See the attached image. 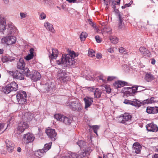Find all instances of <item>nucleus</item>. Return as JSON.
I'll list each match as a JSON object with an SVG mask.
<instances>
[{"mask_svg": "<svg viewBox=\"0 0 158 158\" xmlns=\"http://www.w3.org/2000/svg\"><path fill=\"white\" fill-rule=\"evenodd\" d=\"M76 56L75 52L71 51L69 54L63 56L60 60H57L56 63L58 64H63L64 67L71 66L75 63L74 58Z\"/></svg>", "mask_w": 158, "mask_h": 158, "instance_id": "f257e3e1", "label": "nucleus"}, {"mask_svg": "<svg viewBox=\"0 0 158 158\" xmlns=\"http://www.w3.org/2000/svg\"><path fill=\"white\" fill-rule=\"evenodd\" d=\"M52 142L48 143L45 144L44 147L42 149H40L34 152L35 155L37 156H39L41 157L43 156L51 148Z\"/></svg>", "mask_w": 158, "mask_h": 158, "instance_id": "f03ea898", "label": "nucleus"}, {"mask_svg": "<svg viewBox=\"0 0 158 158\" xmlns=\"http://www.w3.org/2000/svg\"><path fill=\"white\" fill-rule=\"evenodd\" d=\"M27 94L23 91H19L17 94V100L19 104H23L26 102Z\"/></svg>", "mask_w": 158, "mask_h": 158, "instance_id": "7ed1b4c3", "label": "nucleus"}, {"mask_svg": "<svg viewBox=\"0 0 158 158\" xmlns=\"http://www.w3.org/2000/svg\"><path fill=\"white\" fill-rule=\"evenodd\" d=\"M54 117L57 120L62 122L66 124L69 125L72 122L71 119L60 114H56Z\"/></svg>", "mask_w": 158, "mask_h": 158, "instance_id": "20e7f679", "label": "nucleus"}, {"mask_svg": "<svg viewBox=\"0 0 158 158\" xmlns=\"http://www.w3.org/2000/svg\"><path fill=\"white\" fill-rule=\"evenodd\" d=\"M140 87L137 88L134 87H124L122 89V91L127 96H132L135 93L138 91V88Z\"/></svg>", "mask_w": 158, "mask_h": 158, "instance_id": "39448f33", "label": "nucleus"}, {"mask_svg": "<svg viewBox=\"0 0 158 158\" xmlns=\"http://www.w3.org/2000/svg\"><path fill=\"white\" fill-rule=\"evenodd\" d=\"M16 42V38L14 36H8L3 37L1 40L2 43L10 45L14 44Z\"/></svg>", "mask_w": 158, "mask_h": 158, "instance_id": "423d86ee", "label": "nucleus"}, {"mask_svg": "<svg viewBox=\"0 0 158 158\" xmlns=\"http://www.w3.org/2000/svg\"><path fill=\"white\" fill-rule=\"evenodd\" d=\"M131 118V115L128 114H122L118 118V121L120 123L127 125V122L130 120Z\"/></svg>", "mask_w": 158, "mask_h": 158, "instance_id": "0eeeda50", "label": "nucleus"}, {"mask_svg": "<svg viewBox=\"0 0 158 158\" xmlns=\"http://www.w3.org/2000/svg\"><path fill=\"white\" fill-rule=\"evenodd\" d=\"M35 138L33 134L29 132L24 135L22 141L24 143L27 144L32 142L34 140Z\"/></svg>", "mask_w": 158, "mask_h": 158, "instance_id": "6e6552de", "label": "nucleus"}, {"mask_svg": "<svg viewBox=\"0 0 158 158\" xmlns=\"http://www.w3.org/2000/svg\"><path fill=\"white\" fill-rule=\"evenodd\" d=\"M57 79L60 81L65 82L69 79L68 74L62 70H60L57 73Z\"/></svg>", "mask_w": 158, "mask_h": 158, "instance_id": "1a4fd4ad", "label": "nucleus"}, {"mask_svg": "<svg viewBox=\"0 0 158 158\" xmlns=\"http://www.w3.org/2000/svg\"><path fill=\"white\" fill-rule=\"evenodd\" d=\"M45 132L52 141H54L56 140V133L54 129L48 128L46 130Z\"/></svg>", "mask_w": 158, "mask_h": 158, "instance_id": "9d476101", "label": "nucleus"}, {"mask_svg": "<svg viewBox=\"0 0 158 158\" xmlns=\"http://www.w3.org/2000/svg\"><path fill=\"white\" fill-rule=\"evenodd\" d=\"M29 127V125L27 123L24 122H21L19 123L18 127V133L19 134L22 133L25 130Z\"/></svg>", "mask_w": 158, "mask_h": 158, "instance_id": "9b49d317", "label": "nucleus"}, {"mask_svg": "<svg viewBox=\"0 0 158 158\" xmlns=\"http://www.w3.org/2000/svg\"><path fill=\"white\" fill-rule=\"evenodd\" d=\"M9 73L12 75L14 78L22 80L24 79V76L20 72L18 71H16L14 72L9 71Z\"/></svg>", "mask_w": 158, "mask_h": 158, "instance_id": "f8f14e48", "label": "nucleus"}, {"mask_svg": "<svg viewBox=\"0 0 158 158\" xmlns=\"http://www.w3.org/2000/svg\"><path fill=\"white\" fill-rule=\"evenodd\" d=\"M70 106L71 109L73 110H80L82 109L81 103L78 101L71 102L70 104Z\"/></svg>", "mask_w": 158, "mask_h": 158, "instance_id": "ddd939ff", "label": "nucleus"}, {"mask_svg": "<svg viewBox=\"0 0 158 158\" xmlns=\"http://www.w3.org/2000/svg\"><path fill=\"white\" fill-rule=\"evenodd\" d=\"M6 26L5 18L3 15L0 14V31H2L5 30Z\"/></svg>", "mask_w": 158, "mask_h": 158, "instance_id": "4468645a", "label": "nucleus"}, {"mask_svg": "<svg viewBox=\"0 0 158 158\" xmlns=\"http://www.w3.org/2000/svg\"><path fill=\"white\" fill-rule=\"evenodd\" d=\"M123 103L126 104L131 105L139 107L140 106V102L136 99H133V101L125 99Z\"/></svg>", "mask_w": 158, "mask_h": 158, "instance_id": "2eb2a0df", "label": "nucleus"}, {"mask_svg": "<svg viewBox=\"0 0 158 158\" xmlns=\"http://www.w3.org/2000/svg\"><path fill=\"white\" fill-rule=\"evenodd\" d=\"M86 153L84 152L79 151L77 153H71L69 156V158H84Z\"/></svg>", "mask_w": 158, "mask_h": 158, "instance_id": "dca6fc26", "label": "nucleus"}, {"mask_svg": "<svg viewBox=\"0 0 158 158\" xmlns=\"http://www.w3.org/2000/svg\"><path fill=\"white\" fill-rule=\"evenodd\" d=\"M146 127L148 131L156 132L158 131L157 126L152 123L147 124Z\"/></svg>", "mask_w": 158, "mask_h": 158, "instance_id": "f3484780", "label": "nucleus"}, {"mask_svg": "<svg viewBox=\"0 0 158 158\" xmlns=\"http://www.w3.org/2000/svg\"><path fill=\"white\" fill-rule=\"evenodd\" d=\"M89 90L94 92V95L95 98H98L100 97L102 93L101 90L98 88H95L94 87H89Z\"/></svg>", "mask_w": 158, "mask_h": 158, "instance_id": "a211bd4d", "label": "nucleus"}, {"mask_svg": "<svg viewBox=\"0 0 158 158\" xmlns=\"http://www.w3.org/2000/svg\"><path fill=\"white\" fill-rule=\"evenodd\" d=\"M7 150L9 152H12L14 148V144L9 140L6 141Z\"/></svg>", "mask_w": 158, "mask_h": 158, "instance_id": "6ab92c4d", "label": "nucleus"}, {"mask_svg": "<svg viewBox=\"0 0 158 158\" xmlns=\"http://www.w3.org/2000/svg\"><path fill=\"white\" fill-rule=\"evenodd\" d=\"M84 101L85 103V108L87 109L92 104L93 102V99L88 97H85L84 98Z\"/></svg>", "mask_w": 158, "mask_h": 158, "instance_id": "aec40b11", "label": "nucleus"}, {"mask_svg": "<svg viewBox=\"0 0 158 158\" xmlns=\"http://www.w3.org/2000/svg\"><path fill=\"white\" fill-rule=\"evenodd\" d=\"M141 148L142 147L139 143L136 142L133 144V150L136 154L140 153Z\"/></svg>", "mask_w": 158, "mask_h": 158, "instance_id": "412c9836", "label": "nucleus"}, {"mask_svg": "<svg viewBox=\"0 0 158 158\" xmlns=\"http://www.w3.org/2000/svg\"><path fill=\"white\" fill-rule=\"evenodd\" d=\"M7 30L8 34H12L15 32L16 29L13 24L10 23L8 24Z\"/></svg>", "mask_w": 158, "mask_h": 158, "instance_id": "4be33fe9", "label": "nucleus"}, {"mask_svg": "<svg viewBox=\"0 0 158 158\" xmlns=\"http://www.w3.org/2000/svg\"><path fill=\"white\" fill-rule=\"evenodd\" d=\"M139 50L143 56L148 57L150 56V52L145 47H141L139 48Z\"/></svg>", "mask_w": 158, "mask_h": 158, "instance_id": "5701e85b", "label": "nucleus"}, {"mask_svg": "<svg viewBox=\"0 0 158 158\" xmlns=\"http://www.w3.org/2000/svg\"><path fill=\"white\" fill-rule=\"evenodd\" d=\"M44 26L49 31L54 33L55 30L53 28V25L48 22H45L44 23Z\"/></svg>", "mask_w": 158, "mask_h": 158, "instance_id": "b1692460", "label": "nucleus"}, {"mask_svg": "<svg viewBox=\"0 0 158 158\" xmlns=\"http://www.w3.org/2000/svg\"><path fill=\"white\" fill-rule=\"evenodd\" d=\"M41 77V75L37 71L34 72L31 77V79L34 81H36L39 80Z\"/></svg>", "mask_w": 158, "mask_h": 158, "instance_id": "393cba45", "label": "nucleus"}, {"mask_svg": "<svg viewBox=\"0 0 158 158\" xmlns=\"http://www.w3.org/2000/svg\"><path fill=\"white\" fill-rule=\"evenodd\" d=\"M25 66V64L24 61L23 59L22 58H20L17 64V68L19 69L23 70Z\"/></svg>", "mask_w": 158, "mask_h": 158, "instance_id": "a878e982", "label": "nucleus"}, {"mask_svg": "<svg viewBox=\"0 0 158 158\" xmlns=\"http://www.w3.org/2000/svg\"><path fill=\"white\" fill-rule=\"evenodd\" d=\"M49 56L51 59H55L57 57L58 54V50L56 49H52V53H50Z\"/></svg>", "mask_w": 158, "mask_h": 158, "instance_id": "bb28decb", "label": "nucleus"}, {"mask_svg": "<svg viewBox=\"0 0 158 158\" xmlns=\"http://www.w3.org/2000/svg\"><path fill=\"white\" fill-rule=\"evenodd\" d=\"M155 79L154 76L150 73H146L145 79L148 82H150Z\"/></svg>", "mask_w": 158, "mask_h": 158, "instance_id": "cd10ccee", "label": "nucleus"}, {"mask_svg": "<svg viewBox=\"0 0 158 158\" xmlns=\"http://www.w3.org/2000/svg\"><path fill=\"white\" fill-rule=\"evenodd\" d=\"M127 84V83L123 81H118L115 82L114 84V85L116 88H121L122 87L124 86L125 85Z\"/></svg>", "mask_w": 158, "mask_h": 158, "instance_id": "c85d7f7f", "label": "nucleus"}, {"mask_svg": "<svg viewBox=\"0 0 158 158\" xmlns=\"http://www.w3.org/2000/svg\"><path fill=\"white\" fill-rule=\"evenodd\" d=\"M33 118V115L31 113L27 112L24 114L23 119L25 120L31 121Z\"/></svg>", "mask_w": 158, "mask_h": 158, "instance_id": "c756f323", "label": "nucleus"}, {"mask_svg": "<svg viewBox=\"0 0 158 158\" xmlns=\"http://www.w3.org/2000/svg\"><path fill=\"white\" fill-rule=\"evenodd\" d=\"M9 87L10 88L12 91H16L18 88V85L15 82H12L8 84Z\"/></svg>", "mask_w": 158, "mask_h": 158, "instance_id": "7c9ffc66", "label": "nucleus"}, {"mask_svg": "<svg viewBox=\"0 0 158 158\" xmlns=\"http://www.w3.org/2000/svg\"><path fill=\"white\" fill-rule=\"evenodd\" d=\"M9 87L10 88L12 91H16L18 88V85L15 82H12L8 84Z\"/></svg>", "mask_w": 158, "mask_h": 158, "instance_id": "2f4dec72", "label": "nucleus"}, {"mask_svg": "<svg viewBox=\"0 0 158 158\" xmlns=\"http://www.w3.org/2000/svg\"><path fill=\"white\" fill-rule=\"evenodd\" d=\"M15 59V58L13 57H10L7 56H4L2 58V61L3 62L5 63L7 61L11 62Z\"/></svg>", "mask_w": 158, "mask_h": 158, "instance_id": "473e14b6", "label": "nucleus"}, {"mask_svg": "<svg viewBox=\"0 0 158 158\" xmlns=\"http://www.w3.org/2000/svg\"><path fill=\"white\" fill-rule=\"evenodd\" d=\"M34 49L31 48L30 50V53L29 54L25 57V59L27 60H29L33 58Z\"/></svg>", "mask_w": 158, "mask_h": 158, "instance_id": "72a5a7b5", "label": "nucleus"}, {"mask_svg": "<svg viewBox=\"0 0 158 158\" xmlns=\"http://www.w3.org/2000/svg\"><path fill=\"white\" fill-rule=\"evenodd\" d=\"M109 39L111 42L114 44H116L118 43V38L115 36H110Z\"/></svg>", "mask_w": 158, "mask_h": 158, "instance_id": "f704fd0d", "label": "nucleus"}, {"mask_svg": "<svg viewBox=\"0 0 158 158\" xmlns=\"http://www.w3.org/2000/svg\"><path fill=\"white\" fill-rule=\"evenodd\" d=\"M103 91H106L108 94H110L111 92V89L110 86L108 85H105L102 86Z\"/></svg>", "mask_w": 158, "mask_h": 158, "instance_id": "c9c22d12", "label": "nucleus"}, {"mask_svg": "<svg viewBox=\"0 0 158 158\" xmlns=\"http://www.w3.org/2000/svg\"><path fill=\"white\" fill-rule=\"evenodd\" d=\"M118 17L119 19L118 26L120 28L122 27L123 25V18L122 17V16L120 14H118Z\"/></svg>", "mask_w": 158, "mask_h": 158, "instance_id": "e433bc0d", "label": "nucleus"}, {"mask_svg": "<svg viewBox=\"0 0 158 158\" xmlns=\"http://www.w3.org/2000/svg\"><path fill=\"white\" fill-rule=\"evenodd\" d=\"M2 90L3 92L6 94H8L12 91L11 88L9 87L8 85L3 88L2 89Z\"/></svg>", "mask_w": 158, "mask_h": 158, "instance_id": "4c0bfd02", "label": "nucleus"}, {"mask_svg": "<svg viewBox=\"0 0 158 158\" xmlns=\"http://www.w3.org/2000/svg\"><path fill=\"white\" fill-rule=\"evenodd\" d=\"M90 128H92L94 131V132L98 136L97 133L98 130L99 129V126L97 125H93V126H89Z\"/></svg>", "mask_w": 158, "mask_h": 158, "instance_id": "58836bf2", "label": "nucleus"}, {"mask_svg": "<svg viewBox=\"0 0 158 158\" xmlns=\"http://www.w3.org/2000/svg\"><path fill=\"white\" fill-rule=\"evenodd\" d=\"M87 36V34L85 32H82L81 34L80 38L81 41H83L85 40Z\"/></svg>", "mask_w": 158, "mask_h": 158, "instance_id": "ea45409f", "label": "nucleus"}, {"mask_svg": "<svg viewBox=\"0 0 158 158\" xmlns=\"http://www.w3.org/2000/svg\"><path fill=\"white\" fill-rule=\"evenodd\" d=\"M103 29L104 32L109 33L110 34H111L112 29L109 26H106V27H104Z\"/></svg>", "mask_w": 158, "mask_h": 158, "instance_id": "a19ab883", "label": "nucleus"}, {"mask_svg": "<svg viewBox=\"0 0 158 158\" xmlns=\"http://www.w3.org/2000/svg\"><path fill=\"white\" fill-rule=\"evenodd\" d=\"M23 72L27 77L31 75L30 71L28 68H26L24 69H23Z\"/></svg>", "mask_w": 158, "mask_h": 158, "instance_id": "79ce46f5", "label": "nucleus"}, {"mask_svg": "<svg viewBox=\"0 0 158 158\" xmlns=\"http://www.w3.org/2000/svg\"><path fill=\"white\" fill-rule=\"evenodd\" d=\"M95 53L94 51L93 50H90L88 51V55L91 57L95 56Z\"/></svg>", "mask_w": 158, "mask_h": 158, "instance_id": "37998d69", "label": "nucleus"}, {"mask_svg": "<svg viewBox=\"0 0 158 158\" xmlns=\"http://www.w3.org/2000/svg\"><path fill=\"white\" fill-rule=\"evenodd\" d=\"M19 15L21 19H25L27 17V13L26 12H20Z\"/></svg>", "mask_w": 158, "mask_h": 158, "instance_id": "c03bdc74", "label": "nucleus"}, {"mask_svg": "<svg viewBox=\"0 0 158 158\" xmlns=\"http://www.w3.org/2000/svg\"><path fill=\"white\" fill-rule=\"evenodd\" d=\"M77 143L80 148H82L85 144V142L82 140H79Z\"/></svg>", "mask_w": 158, "mask_h": 158, "instance_id": "a18cd8bd", "label": "nucleus"}, {"mask_svg": "<svg viewBox=\"0 0 158 158\" xmlns=\"http://www.w3.org/2000/svg\"><path fill=\"white\" fill-rule=\"evenodd\" d=\"M146 112L149 114H152L153 107H148L146 109Z\"/></svg>", "mask_w": 158, "mask_h": 158, "instance_id": "49530a36", "label": "nucleus"}, {"mask_svg": "<svg viewBox=\"0 0 158 158\" xmlns=\"http://www.w3.org/2000/svg\"><path fill=\"white\" fill-rule=\"evenodd\" d=\"M119 52L120 53H123L124 54H127L128 52L126 50V49L123 47H121L119 49Z\"/></svg>", "mask_w": 158, "mask_h": 158, "instance_id": "de8ad7c7", "label": "nucleus"}, {"mask_svg": "<svg viewBox=\"0 0 158 158\" xmlns=\"http://www.w3.org/2000/svg\"><path fill=\"white\" fill-rule=\"evenodd\" d=\"M4 124L0 123V132L1 133H3L5 131L4 129Z\"/></svg>", "mask_w": 158, "mask_h": 158, "instance_id": "09e8293b", "label": "nucleus"}, {"mask_svg": "<svg viewBox=\"0 0 158 158\" xmlns=\"http://www.w3.org/2000/svg\"><path fill=\"white\" fill-rule=\"evenodd\" d=\"M95 38L97 42L100 43L102 41V39L98 35H96L95 36Z\"/></svg>", "mask_w": 158, "mask_h": 158, "instance_id": "8fccbe9b", "label": "nucleus"}, {"mask_svg": "<svg viewBox=\"0 0 158 158\" xmlns=\"http://www.w3.org/2000/svg\"><path fill=\"white\" fill-rule=\"evenodd\" d=\"M40 16L41 19H44L46 17V14L44 12H42L40 13Z\"/></svg>", "mask_w": 158, "mask_h": 158, "instance_id": "3c124183", "label": "nucleus"}, {"mask_svg": "<svg viewBox=\"0 0 158 158\" xmlns=\"http://www.w3.org/2000/svg\"><path fill=\"white\" fill-rule=\"evenodd\" d=\"M152 107V114H155L158 113V107Z\"/></svg>", "mask_w": 158, "mask_h": 158, "instance_id": "603ef678", "label": "nucleus"}, {"mask_svg": "<svg viewBox=\"0 0 158 158\" xmlns=\"http://www.w3.org/2000/svg\"><path fill=\"white\" fill-rule=\"evenodd\" d=\"M116 77L114 76H109L107 79V81H111L115 78Z\"/></svg>", "mask_w": 158, "mask_h": 158, "instance_id": "864d4df0", "label": "nucleus"}, {"mask_svg": "<svg viewBox=\"0 0 158 158\" xmlns=\"http://www.w3.org/2000/svg\"><path fill=\"white\" fill-rule=\"evenodd\" d=\"M150 99L148 98V99L145 100L143 101V104H149V103H151L150 102V100H149Z\"/></svg>", "mask_w": 158, "mask_h": 158, "instance_id": "5fc2aeb1", "label": "nucleus"}, {"mask_svg": "<svg viewBox=\"0 0 158 158\" xmlns=\"http://www.w3.org/2000/svg\"><path fill=\"white\" fill-rule=\"evenodd\" d=\"M96 57L98 59H100L102 57V55L101 53H97L96 55Z\"/></svg>", "mask_w": 158, "mask_h": 158, "instance_id": "6e6d98bb", "label": "nucleus"}, {"mask_svg": "<svg viewBox=\"0 0 158 158\" xmlns=\"http://www.w3.org/2000/svg\"><path fill=\"white\" fill-rule=\"evenodd\" d=\"M132 1H131L129 3L125 4L124 5L125 7L129 6L132 3Z\"/></svg>", "mask_w": 158, "mask_h": 158, "instance_id": "4d7b16f0", "label": "nucleus"}, {"mask_svg": "<svg viewBox=\"0 0 158 158\" xmlns=\"http://www.w3.org/2000/svg\"><path fill=\"white\" fill-rule=\"evenodd\" d=\"M99 79L102 81L104 83H106V81L104 79L103 77L102 76H100L99 77Z\"/></svg>", "mask_w": 158, "mask_h": 158, "instance_id": "13d9d810", "label": "nucleus"}, {"mask_svg": "<svg viewBox=\"0 0 158 158\" xmlns=\"http://www.w3.org/2000/svg\"><path fill=\"white\" fill-rule=\"evenodd\" d=\"M149 100H150V102L151 103L154 102L156 101V100H154V97H152L150 98Z\"/></svg>", "mask_w": 158, "mask_h": 158, "instance_id": "bf43d9fd", "label": "nucleus"}, {"mask_svg": "<svg viewBox=\"0 0 158 158\" xmlns=\"http://www.w3.org/2000/svg\"><path fill=\"white\" fill-rule=\"evenodd\" d=\"M108 52L110 53H113L114 52V50L112 48H110L108 49Z\"/></svg>", "mask_w": 158, "mask_h": 158, "instance_id": "052dcab7", "label": "nucleus"}, {"mask_svg": "<svg viewBox=\"0 0 158 158\" xmlns=\"http://www.w3.org/2000/svg\"><path fill=\"white\" fill-rule=\"evenodd\" d=\"M104 1V3L106 5V9H107L108 8V4L107 2L105 1V0H103Z\"/></svg>", "mask_w": 158, "mask_h": 158, "instance_id": "680f3d73", "label": "nucleus"}, {"mask_svg": "<svg viewBox=\"0 0 158 158\" xmlns=\"http://www.w3.org/2000/svg\"><path fill=\"white\" fill-rule=\"evenodd\" d=\"M66 1H68L69 3H74L75 2L76 0H66Z\"/></svg>", "mask_w": 158, "mask_h": 158, "instance_id": "e2e57ef3", "label": "nucleus"}, {"mask_svg": "<svg viewBox=\"0 0 158 158\" xmlns=\"http://www.w3.org/2000/svg\"><path fill=\"white\" fill-rule=\"evenodd\" d=\"M151 60H152V61L151 62V64H154L156 63L155 60L154 59H152Z\"/></svg>", "mask_w": 158, "mask_h": 158, "instance_id": "0e129e2a", "label": "nucleus"}, {"mask_svg": "<svg viewBox=\"0 0 158 158\" xmlns=\"http://www.w3.org/2000/svg\"><path fill=\"white\" fill-rule=\"evenodd\" d=\"M152 158H158V154H155L152 157Z\"/></svg>", "mask_w": 158, "mask_h": 158, "instance_id": "69168bd1", "label": "nucleus"}, {"mask_svg": "<svg viewBox=\"0 0 158 158\" xmlns=\"http://www.w3.org/2000/svg\"><path fill=\"white\" fill-rule=\"evenodd\" d=\"M115 2H116L117 4H118L120 3V0H116L115 1Z\"/></svg>", "mask_w": 158, "mask_h": 158, "instance_id": "338daca9", "label": "nucleus"}, {"mask_svg": "<svg viewBox=\"0 0 158 158\" xmlns=\"http://www.w3.org/2000/svg\"><path fill=\"white\" fill-rule=\"evenodd\" d=\"M4 3L6 4H7L9 2V0H3Z\"/></svg>", "mask_w": 158, "mask_h": 158, "instance_id": "774afa93", "label": "nucleus"}]
</instances>
